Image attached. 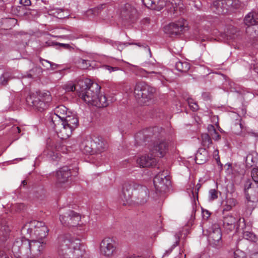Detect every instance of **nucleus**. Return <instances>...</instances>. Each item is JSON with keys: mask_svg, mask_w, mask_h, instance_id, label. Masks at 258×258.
<instances>
[{"mask_svg": "<svg viewBox=\"0 0 258 258\" xmlns=\"http://www.w3.org/2000/svg\"><path fill=\"white\" fill-rule=\"evenodd\" d=\"M100 87L89 79L85 78L78 82V94L84 102L97 107H105L108 105L106 96L100 94Z\"/></svg>", "mask_w": 258, "mask_h": 258, "instance_id": "obj_1", "label": "nucleus"}, {"mask_svg": "<svg viewBox=\"0 0 258 258\" xmlns=\"http://www.w3.org/2000/svg\"><path fill=\"white\" fill-rule=\"evenodd\" d=\"M81 245V240L69 233L58 235L55 242V248L59 258H83L85 250Z\"/></svg>", "mask_w": 258, "mask_h": 258, "instance_id": "obj_2", "label": "nucleus"}, {"mask_svg": "<svg viewBox=\"0 0 258 258\" xmlns=\"http://www.w3.org/2000/svg\"><path fill=\"white\" fill-rule=\"evenodd\" d=\"M159 128L155 126L143 130L138 133L135 136L136 143L139 145H146V142H149L151 139V144L149 145V152L154 157H163L168 150V144L164 140L158 139L155 140L156 135Z\"/></svg>", "mask_w": 258, "mask_h": 258, "instance_id": "obj_3", "label": "nucleus"}, {"mask_svg": "<svg viewBox=\"0 0 258 258\" xmlns=\"http://www.w3.org/2000/svg\"><path fill=\"white\" fill-rule=\"evenodd\" d=\"M45 243L39 239L31 241L25 238L15 239L12 247V251L16 258H33L32 252H41Z\"/></svg>", "mask_w": 258, "mask_h": 258, "instance_id": "obj_4", "label": "nucleus"}, {"mask_svg": "<svg viewBox=\"0 0 258 258\" xmlns=\"http://www.w3.org/2000/svg\"><path fill=\"white\" fill-rule=\"evenodd\" d=\"M54 120L56 127L53 130L58 137L62 140L68 138L79 125V120L75 114L68 115L63 120L55 116Z\"/></svg>", "mask_w": 258, "mask_h": 258, "instance_id": "obj_5", "label": "nucleus"}, {"mask_svg": "<svg viewBox=\"0 0 258 258\" xmlns=\"http://www.w3.org/2000/svg\"><path fill=\"white\" fill-rule=\"evenodd\" d=\"M51 100L52 97L49 91H39L31 93L27 97L26 101L28 105L41 111L48 107Z\"/></svg>", "mask_w": 258, "mask_h": 258, "instance_id": "obj_6", "label": "nucleus"}, {"mask_svg": "<svg viewBox=\"0 0 258 258\" xmlns=\"http://www.w3.org/2000/svg\"><path fill=\"white\" fill-rule=\"evenodd\" d=\"M154 88L147 85L145 82L137 83L134 88V95L138 103L141 105H148L152 99Z\"/></svg>", "mask_w": 258, "mask_h": 258, "instance_id": "obj_7", "label": "nucleus"}, {"mask_svg": "<svg viewBox=\"0 0 258 258\" xmlns=\"http://www.w3.org/2000/svg\"><path fill=\"white\" fill-rule=\"evenodd\" d=\"M99 250L101 255L106 257H111L117 253L116 242L112 238L105 237L100 242Z\"/></svg>", "mask_w": 258, "mask_h": 258, "instance_id": "obj_8", "label": "nucleus"}, {"mask_svg": "<svg viewBox=\"0 0 258 258\" xmlns=\"http://www.w3.org/2000/svg\"><path fill=\"white\" fill-rule=\"evenodd\" d=\"M244 23L250 26L255 25L254 27H248L246 32L250 33V35L253 38H258V13L254 12L249 13L244 18Z\"/></svg>", "mask_w": 258, "mask_h": 258, "instance_id": "obj_9", "label": "nucleus"}, {"mask_svg": "<svg viewBox=\"0 0 258 258\" xmlns=\"http://www.w3.org/2000/svg\"><path fill=\"white\" fill-rule=\"evenodd\" d=\"M120 16L123 20L134 23L138 19L139 13L134 5L126 3L120 9Z\"/></svg>", "mask_w": 258, "mask_h": 258, "instance_id": "obj_10", "label": "nucleus"}, {"mask_svg": "<svg viewBox=\"0 0 258 258\" xmlns=\"http://www.w3.org/2000/svg\"><path fill=\"white\" fill-rule=\"evenodd\" d=\"M81 219L79 214L71 210H68L59 216V220L61 224L69 227H74L79 225Z\"/></svg>", "mask_w": 258, "mask_h": 258, "instance_id": "obj_11", "label": "nucleus"}, {"mask_svg": "<svg viewBox=\"0 0 258 258\" xmlns=\"http://www.w3.org/2000/svg\"><path fill=\"white\" fill-rule=\"evenodd\" d=\"M208 240L215 247L221 245L222 233L221 229L217 224H213L208 230Z\"/></svg>", "mask_w": 258, "mask_h": 258, "instance_id": "obj_12", "label": "nucleus"}, {"mask_svg": "<svg viewBox=\"0 0 258 258\" xmlns=\"http://www.w3.org/2000/svg\"><path fill=\"white\" fill-rule=\"evenodd\" d=\"M163 172H159L155 176L153 180L156 190L159 192L165 191L171 184L169 177L167 173L163 174Z\"/></svg>", "mask_w": 258, "mask_h": 258, "instance_id": "obj_13", "label": "nucleus"}, {"mask_svg": "<svg viewBox=\"0 0 258 258\" xmlns=\"http://www.w3.org/2000/svg\"><path fill=\"white\" fill-rule=\"evenodd\" d=\"M230 2L229 0H213L210 9L216 14L223 15L229 11Z\"/></svg>", "mask_w": 258, "mask_h": 258, "instance_id": "obj_14", "label": "nucleus"}, {"mask_svg": "<svg viewBox=\"0 0 258 258\" xmlns=\"http://www.w3.org/2000/svg\"><path fill=\"white\" fill-rule=\"evenodd\" d=\"M165 7L168 12L176 17L180 15L184 10V5L182 0H165Z\"/></svg>", "mask_w": 258, "mask_h": 258, "instance_id": "obj_15", "label": "nucleus"}, {"mask_svg": "<svg viewBox=\"0 0 258 258\" xmlns=\"http://www.w3.org/2000/svg\"><path fill=\"white\" fill-rule=\"evenodd\" d=\"M138 184L134 182H127L123 184L120 198L124 202L132 201L133 191L136 190Z\"/></svg>", "mask_w": 258, "mask_h": 258, "instance_id": "obj_16", "label": "nucleus"}, {"mask_svg": "<svg viewBox=\"0 0 258 258\" xmlns=\"http://www.w3.org/2000/svg\"><path fill=\"white\" fill-rule=\"evenodd\" d=\"M71 175V169L68 167L64 166L60 168L56 173V186L58 188L62 187V184L69 181Z\"/></svg>", "mask_w": 258, "mask_h": 258, "instance_id": "obj_17", "label": "nucleus"}, {"mask_svg": "<svg viewBox=\"0 0 258 258\" xmlns=\"http://www.w3.org/2000/svg\"><path fill=\"white\" fill-rule=\"evenodd\" d=\"M135 195L134 201L138 204L144 205L149 200V190L146 186L138 184Z\"/></svg>", "mask_w": 258, "mask_h": 258, "instance_id": "obj_18", "label": "nucleus"}, {"mask_svg": "<svg viewBox=\"0 0 258 258\" xmlns=\"http://www.w3.org/2000/svg\"><path fill=\"white\" fill-rule=\"evenodd\" d=\"M185 28L184 23L182 20L176 22L170 23L164 27V31L170 35H179L183 32Z\"/></svg>", "mask_w": 258, "mask_h": 258, "instance_id": "obj_19", "label": "nucleus"}, {"mask_svg": "<svg viewBox=\"0 0 258 258\" xmlns=\"http://www.w3.org/2000/svg\"><path fill=\"white\" fill-rule=\"evenodd\" d=\"M64 149L66 147L61 146L60 145L55 146L49 145L44 151L43 154L48 158L54 160L59 157V152H64Z\"/></svg>", "mask_w": 258, "mask_h": 258, "instance_id": "obj_20", "label": "nucleus"}, {"mask_svg": "<svg viewBox=\"0 0 258 258\" xmlns=\"http://www.w3.org/2000/svg\"><path fill=\"white\" fill-rule=\"evenodd\" d=\"M36 226L34 230V238L42 241L48 233V229L45 223L41 221H35Z\"/></svg>", "mask_w": 258, "mask_h": 258, "instance_id": "obj_21", "label": "nucleus"}, {"mask_svg": "<svg viewBox=\"0 0 258 258\" xmlns=\"http://www.w3.org/2000/svg\"><path fill=\"white\" fill-rule=\"evenodd\" d=\"M67 108L64 105H59L54 110V113L50 116L51 121L50 122V126L54 129L56 128L55 121L54 120L55 116L60 120H63L67 116Z\"/></svg>", "mask_w": 258, "mask_h": 258, "instance_id": "obj_22", "label": "nucleus"}, {"mask_svg": "<svg viewBox=\"0 0 258 258\" xmlns=\"http://www.w3.org/2000/svg\"><path fill=\"white\" fill-rule=\"evenodd\" d=\"M137 163L140 167H150L156 165V159L152 154L145 155L138 158Z\"/></svg>", "mask_w": 258, "mask_h": 258, "instance_id": "obj_23", "label": "nucleus"}, {"mask_svg": "<svg viewBox=\"0 0 258 258\" xmlns=\"http://www.w3.org/2000/svg\"><path fill=\"white\" fill-rule=\"evenodd\" d=\"M144 5L148 8L160 11L165 5V0H142Z\"/></svg>", "mask_w": 258, "mask_h": 258, "instance_id": "obj_24", "label": "nucleus"}, {"mask_svg": "<svg viewBox=\"0 0 258 258\" xmlns=\"http://www.w3.org/2000/svg\"><path fill=\"white\" fill-rule=\"evenodd\" d=\"M209 157V153L206 148H199L196 154L195 161L198 164H203L208 160Z\"/></svg>", "mask_w": 258, "mask_h": 258, "instance_id": "obj_25", "label": "nucleus"}, {"mask_svg": "<svg viewBox=\"0 0 258 258\" xmlns=\"http://www.w3.org/2000/svg\"><path fill=\"white\" fill-rule=\"evenodd\" d=\"M11 230L6 219L0 218V241H5L8 237Z\"/></svg>", "mask_w": 258, "mask_h": 258, "instance_id": "obj_26", "label": "nucleus"}, {"mask_svg": "<svg viewBox=\"0 0 258 258\" xmlns=\"http://www.w3.org/2000/svg\"><path fill=\"white\" fill-rule=\"evenodd\" d=\"M237 219L231 215H227L223 218V226L226 229L229 231H233L236 227V222Z\"/></svg>", "mask_w": 258, "mask_h": 258, "instance_id": "obj_27", "label": "nucleus"}, {"mask_svg": "<svg viewBox=\"0 0 258 258\" xmlns=\"http://www.w3.org/2000/svg\"><path fill=\"white\" fill-rule=\"evenodd\" d=\"M80 149L84 154L94 155L92 139L84 140L80 145Z\"/></svg>", "mask_w": 258, "mask_h": 258, "instance_id": "obj_28", "label": "nucleus"}, {"mask_svg": "<svg viewBox=\"0 0 258 258\" xmlns=\"http://www.w3.org/2000/svg\"><path fill=\"white\" fill-rule=\"evenodd\" d=\"M94 154H100L104 152L106 147L104 142L98 138L92 139Z\"/></svg>", "mask_w": 258, "mask_h": 258, "instance_id": "obj_29", "label": "nucleus"}, {"mask_svg": "<svg viewBox=\"0 0 258 258\" xmlns=\"http://www.w3.org/2000/svg\"><path fill=\"white\" fill-rule=\"evenodd\" d=\"M36 226L35 220L25 224L21 229V233L24 236H29L34 238V230Z\"/></svg>", "mask_w": 258, "mask_h": 258, "instance_id": "obj_30", "label": "nucleus"}, {"mask_svg": "<svg viewBox=\"0 0 258 258\" xmlns=\"http://www.w3.org/2000/svg\"><path fill=\"white\" fill-rule=\"evenodd\" d=\"M175 67L178 72L185 73L190 69V65L188 62L179 60L175 62Z\"/></svg>", "mask_w": 258, "mask_h": 258, "instance_id": "obj_31", "label": "nucleus"}, {"mask_svg": "<svg viewBox=\"0 0 258 258\" xmlns=\"http://www.w3.org/2000/svg\"><path fill=\"white\" fill-rule=\"evenodd\" d=\"M74 62L79 68L82 69H87L91 66L89 60L84 59L79 57L75 59Z\"/></svg>", "mask_w": 258, "mask_h": 258, "instance_id": "obj_32", "label": "nucleus"}, {"mask_svg": "<svg viewBox=\"0 0 258 258\" xmlns=\"http://www.w3.org/2000/svg\"><path fill=\"white\" fill-rule=\"evenodd\" d=\"M202 145L205 147L209 148L210 145L212 144V141L208 134H203L201 135Z\"/></svg>", "mask_w": 258, "mask_h": 258, "instance_id": "obj_33", "label": "nucleus"}, {"mask_svg": "<svg viewBox=\"0 0 258 258\" xmlns=\"http://www.w3.org/2000/svg\"><path fill=\"white\" fill-rule=\"evenodd\" d=\"M236 204V200L233 198H227L226 201L225 208L224 210L229 211L232 207H234Z\"/></svg>", "mask_w": 258, "mask_h": 258, "instance_id": "obj_34", "label": "nucleus"}, {"mask_svg": "<svg viewBox=\"0 0 258 258\" xmlns=\"http://www.w3.org/2000/svg\"><path fill=\"white\" fill-rule=\"evenodd\" d=\"M10 79L11 76L10 74L7 72L4 73L0 77V85L6 86L8 84V82Z\"/></svg>", "mask_w": 258, "mask_h": 258, "instance_id": "obj_35", "label": "nucleus"}, {"mask_svg": "<svg viewBox=\"0 0 258 258\" xmlns=\"http://www.w3.org/2000/svg\"><path fill=\"white\" fill-rule=\"evenodd\" d=\"M218 198V190L215 189H211L209 191V201H213Z\"/></svg>", "mask_w": 258, "mask_h": 258, "instance_id": "obj_36", "label": "nucleus"}, {"mask_svg": "<svg viewBox=\"0 0 258 258\" xmlns=\"http://www.w3.org/2000/svg\"><path fill=\"white\" fill-rule=\"evenodd\" d=\"M189 5L194 6L198 10H202V4L200 0H188Z\"/></svg>", "mask_w": 258, "mask_h": 258, "instance_id": "obj_37", "label": "nucleus"}, {"mask_svg": "<svg viewBox=\"0 0 258 258\" xmlns=\"http://www.w3.org/2000/svg\"><path fill=\"white\" fill-rule=\"evenodd\" d=\"M131 45H136L140 47L141 46L140 43H134V42H125V43H121L120 42V44L118 45V47L117 49L119 51H121L125 47Z\"/></svg>", "mask_w": 258, "mask_h": 258, "instance_id": "obj_38", "label": "nucleus"}, {"mask_svg": "<svg viewBox=\"0 0 258 258\" xmlns=\"http://www.w3.org/2000/svg\"><path fill=\"white\" fill-rule=\"evenodd\" d=\"M142 72L145 73V74L150 75L151 76H156L157 78H159L161 76V73L156 71L155 69L154 70H142ZM145 76L146 77H148V75H145Z\"/></svg>", "mask_w": 258, "mask_h": 258, "instance_id": "obj_39", "label": "nucleus"}, {"mask_svg": "<svg viewBox=\"0 0 258 258\" xmlns=\"http://www.w3.org/2000/svg\"><path fill=\"white\" fill-rule=\"evenodd\" d=\"M243 236L245 239L251 241H253L255 239V235L253 233L248 231L244 232L243 233Z\"/></svg>", "mask_w": 258, "mask_h": 258, "instance_id": "obj_40", "label": "nucleus"}, {"mask_svg": "<svg viewBox=\"0 0 258 258\" xmlns=\"http://www.w3.org/2000/svg\"><path fill=\"white\" fill-rule=\"evenodd\" d=\"M251 176L253 180L258 183V168H253L251 171Z\"/></svg>", "mask_w": 258, "mask_h": 258, "instance_id": "obj_41", "label": "nucleus"}, {"mask_svg": "<svg viewBox=\"0 0 258 258\" xmlns=\"http://www.w3.org/2000/svg\"><path fill=\"white\" fill-rule=\"evenodd\" d=\"M231 1L230 6H229V10L231 8L233 9H238L241 5V2L239 0H229Z\"/></svg>", "mask_w": 258, "mask_h": 258, "instance_id": "obj_42", "label": "nucleus"}, {"mask_svg": "<svg viewBox=\"0 0 258 258\" xmlns=\"http://www.w3.org/2000/svg\"><path fill=\"white\" fill-rule=\"evenodd\" d=\"M187 102L189 106L193 111H197V110H198L199 107L197 103L194 102L191 99H188Z\"/></svg>", "mask_w": 258, "mask_h": 258, "instance_id": "obj_43", "label": "nucleus"}, {"mask_svg": "<svg viewBox=\"0 0 258 258\" xmlns=\"http://www.w3.org/2000/svg\"><path fill=\"white\" fill-rule=\"evenodd\" d=\"M65 89L67 91H74L76 90L78 92V83L75 84H70L66 86Z\"/></svg>", "mask_w": 258, "mask_h": 258, "instance_id": "obj_44", "label": "nucleus"}, {"mask_svg": "<svg viewBox=\"0 0 258 258\" xmlns=\"http://www.w3.org/2000/svg\"><path fill=\"white\" fill-rule=\"evenodd\" d=\"M234 258H246L245 253L241 250H237L234 252Z\"/></svg>", "mask_w": 258, "mask_h": 258, "instance_id": "obj_45", "label": "nucleus"}, {"mask_svg": "<svg viewBox=\"0 0 258 258\" xmlns=\"http://www.w3.org/2000/svg\"><path fill=\"white\" fill-rule=\"evenodd\" d=\"M40 61L42 65L45 67L47 70L50 69V67H51V65H50V62L48 60L40 58Z\"/></svg>", "mask_w": 258, "mask_h": 258, "instance_id": "obj_46", "label": "nucleus"}, {"mask_svg": "<svg viewBox=\"0 0 258 258\" xmlns=\"http://www.w3.org/2000/svg\"><path fill=\"white\" fill-rule=\"evenodd\" d=\"M99 13V8H95L93 9H90L87 12V15H93L96 16Z\"/></svg>", "mask_w": 258, "mask_h": 258, "instance_id": "obj_47", "label": "nucleus"}, {"mask_svg": "<svg viewBox=\"0 0 258 258\" xmlns=\"http://www.w3.org/2000/svg\"><path fill=\"white\" fill-rule=\"evenodd\" d=\"M240 121H241V119H239V121L237 123H235L234 124L235 126H236L238 125L239 126V127L240 128V130L239 131L237 132V131H235L234 127H233V132H234V133L237 135H239L241 134V130L243 128V126H242L241 123L240 122Z\"/></svg>", "mask_w": 258, "mask_h": 258, "instance_id": "obj_48", "label": "nucleus"}, {"mask_svg": "<svg viewBox=\"0 0 258 258\" xmlns=\"http://www.w3.org/2000/svg\"><path fill=\"white\" fill-rule=\"evenodd\" d=\"M103 67L105 70H108L109 73H111L112 72H114V71H117L119 70V68L118 67H111L108 65H104L103 66Z\"/></svg>", "mask_w": 258, "mask_h": 258, "instance_id": "obj_49", "label": "nucleus"}, {"mask_svg": "<svg viewBox=\"0 0 258 258\" xmlns=\"http://www.w3.org/2000/svg\"><path fill=\"white\" fill-rule=\"evenodd\" d=\"M211 135L213 139L215 141H218L221 138L220 135L216 131L214 133H211Z\"/></svg>", "mask_w": 258, "mask_h": 258, "instance_id": "obj_50", "label": "nucleus"}, {"mask_svg": "<svg viewBox=\"0 0 258 258\" xmlns=\"http://www.w3.org/2000/svg\"><path fill=\"white\" fill-rule=\"evenodd\" d=\"M178 240H176L175 243L172 246V247L169 250L166 251L164 254V256L168 255L172 251V249L178 245Z\"/></svg>", "mask_w": 258, "mask_h": 258, "instance_id": "obj_51", "label": "nucleus"}, {"mask_svg": "<svg viewBox=\"0 0 258 258\" xmlns=\"http://www.w3.org/2000/svg\"><path fill=\"white\" fill-rule=\"evenodd\" d=\"M20 3L24 6H28L31 5L30 0H20Z\"/></svg>", "mask_w": 258, "mask_h": 258, "instance_id": "obj_52", "label": "nucleus"}, {"mask_svg": "<svg viewBox=\"0 0 258 258\" xmlns=\"http://www.w3.org/2000/svg\"><path fill=\"white\" fill-rule=\"evenodd\" d=\"M202 97L204 100H209L210 99V94L209 92H204L202 93Z\"/></svg>", "mask_w": 258, "mask_h": 258, "instance_id": "obj_53", "label": "nucleus"}, {"mask_svg": "<svg viewBox=\"0 0 258 258\" xmlns=\"http://www.w3.org/2000/svg\"><path fill=\"white\" fill-rule=\"evenodd\" d=\"M241 220H242V223H243V225L242 226V228H243L244 227H245V224L244 223V218H239L238 221H237V227H236V229H238L240 226V224L241 223Z\"/></svg>", "mask_w": 258, "mask_h": 258, "instance_id": "obj_54", "label": "nucleus"}, {"mask_svg": "<svg viewBox=\"0 0 258 258\" xmlns=\"http://www.w3.org/2000/svg\"><path fill=\"white\" fill-rule=\"evenodd\" d=\"M120 42L118 41H113L112 40H110L109 41V43L114 48L117 49L118 47V45L120 44Z\"/></svg>", "mask_w": 258, "mask_h": 258, "instance_id": "obj_55", "label": "nucleus"}, {"mask_svg": "<svg viewBox=\"0 0 258 258\" xmlns=\"http://www.w3.org/2000/svg\"><path fill=\"white\" fill-rule=\"evenodd\" d=\"M203 215L204 217L208 219L210 216L211 213L207 210H203Z\"/></svg>", "mask_w": 258, "mask_h": 258, "instance_id": "obj_56", "label": "nucleus"}, {"mask_svg": "<svg viewBox=\"0 0 258 258\" xmlns=\"http://www.w3.org/2000/svg\"><path fill=\"white\" fill-rule=\"evenodd\" d=\"M250 199V198L249 196L246 195V199L247 200V204H249V205L251 206L252 207H253L254 202L253 201H251Z\"/></svg>", "mask_w": 258, "mask_h": 258, "instance_id": "obj_57", "label": "nucleus"}, {"mask_svg": "<svg viewBox=\"0 0 258 258\" xmlns=\"http://www.w3.org/2000/svg\"><path fill=\"white\" fill-rule=\"evenodd\" d=\"M208 131L210 133V134L211 133H214V132L216 131V130L215 128V127L214 126V125H211V124L208 125Z\"/></svg>", "mask_w": 258, "mask_h": 258, "instance_id": "obj_58", "label": "nucleus"}, {"mask_svg": "<svg viewBox=\"0 0 258 258\" xmlns=\"http://www.w3.org/2000/svg\"><path fill=\"white\" fill-rule=\"evenodd\" d=\"M34 71L38 72V73H42V70L40 67H35V68L31 70L32 72H33Z\"/></svg>", "mask_w": 258, "mask_h": 258, "instance_id": "obj_59", "label": "nucleus"}, {"mask_svg": "<svg viewBox=\"0 0 258 258\" xmlns=\"http://www.w3.org/2000/svg\"><path fill=\"white\" fill-rule=\"evenodd\" d=\"M59 45L66 49H70L72 47L69 44L59 43Z\"/></svg>", "mask_w": 258, "mask_h": 258, "instance_id": "obj_60", "label": "nucleus"}, {"mask_svg": "<svg viewBox=\"0 0 258 258\" xmlns=\"http://www.w3.org/2000/svg\"><path fill=\"white\" fill-rule=\"evenodd\" d=\"M248 134L253 137H258V132L255 133V132H253L252 131H251L248 132Z\"/></svg>", "mask_w": 258, "mask_h": 258, "instance_id": "obj_61", "label": "nucleus"}, {"mask_svg": "<svg viewBox=\"0 0 258 258\" xmlns=\"http://www.w3.org/2000/svg\"><path fill=\"white\" fill-rule=\"evenodd\" d=\"M50 65H51V67H50V69H51V70H55L57 68V67L58 66L57 64L52 63V62H50Z\"/></svg>", "mask_w": 258, "mask_h": 258, "instance_id": "obj_62", "label": "nucleus"}, {"mask_svg": "<svg viewBox=\"0 0 258 258\" xmlns=\"http://www.w3.org/2000/svg\"><path fill=\"white\" fill-rule=\"evenodd\" d=\"M0 258H9L3 251H0Z\"/></svg>", "mask_w": 258, "mask_h": 258, "instance_id": "obj_63", "label": "nucleus"}, {"mask_svg": "<svg viewBox=\"0 0 258 258\" xmlns=\"http://www.w3.org/2000/svg\"><path fill=\"white\" fill-rule=\"evenodd\" d=\"M249 258H258V252L251 253L249 256Z\"/></svg>", "mask_w": 258, "mask_h": 258, "instance_id": "obj_64", "label": "nucleus"}]
</instances>
